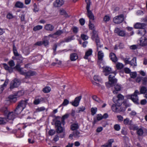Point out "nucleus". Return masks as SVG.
<instances>
[{
    "label": "nucleus",
    "instance_id": "37",
    "mask_svg": "<svg viewBox=\"0 0 147 147\" xmlns=\"http://www.w3.org/2000/svg\"><path fill=\"white\" fill-rule=\"evenodd\" d=\"M69 115V114H66L63 115L61 118V122L63 123V125L65 123V119L68 117Z\"/></svg>",
    "mask_w": 147,
    "mask_h": 147
},
{
    "label": "nucleus",
    "instance_id": "32",
    "mask_svg": "<svg viewBox=\"0 0 147 147\" xmlns=\"http://www.w3.org/2000/svg\"><path fill=\"white\" fill-rule=\"evenodd\" d=\"M92 98L94 100L98 103L101 104L103 102L96 95L93 96Z\"/></svg>",
    "mask_w": 147,
    "mask_h": 147
},
{
    "label": "nucleus",
    "instance_id": "53",
    "mask_svg": "<svg viewBox=\"0 0 147 147\" xmlns=\"http://www.w3.org/2000/svg\"><path fill=\"white\" fill-rule=\"evenodd\" d=\"M142 81L143 84L146 85L147 84V76L145 77H142Z\"/></svg>",
    "mask_w": 147,
    "mask_h": 147
},
{
    "label": "nucleus",
    "instance_id": "34",
    "mask_svg": "<svg viewBox=\"0 0 147 147\" xmlns=\"http://www.w3.org/2000/svg\"><path fill=\"white\" fill-rule=\"evenodd\" d=\"M116 67L117 69H120L124 67V65L121 63L117 62L116 63Z\"/></svg>",
    "mask_w": 147,
    "mask_h": 147
},
{
    "label": "nucleus",
    "instance_id": "24",
    "mask_svg": "<svg viewBox=\"0 0 147 147\" xmlns=\"http://www.w3.org/2000/svg\"><path fill=\"white\" fill-rule=\"evenodd\" d=\"M43 100L44 99L42 97L36 98L34 101V103L35 105H37L42 102Z\"/></svg>",
    "mask_w": 147,
    "mask_h": 147
},
{
    "label": "nucleus",
    "instance_id": "8",
    "mask_svg": "<svg viewBox=\"0 0 147 147\" xmlns=\"http://www.w3.org/2000/svg\"><path fill=\"white\" fill-rule=\"evenodd\" d=\"M144 23H136L134 25V27L136 29H143L145 27L147 24V21L145 19H144Z\"/></svg>",
    "mask_w": 147,
    "mask_h": 147
},
{
    "label": "nucleus",
    "instance_id": "50",
    "mask_svg": "<svg viewBox=\"0 0 147 147\" xmlns=\"http://www.w3.org/2000/svg\"><path fill=\"white\" fill-rule=\"evenodd\" d=\"M127 30L129 32H131L130 33V35H132L134 34V32L133 31V28L132 27H127L126 28Z\"/></svg>",
    "mask_w": 147,
    "mask_h": 147
},
{
    "label": "nucleus",
    "instance_id": "22",
    "mask_svg": "<svg viewBox=\"0 0 147 147\" xmlns=\"http://www.w3.org/2000/svg\"><path fill=\"white\" fill-rule=\"evenodd\" d=\"M79 127L78 123H75L72 124L71 126V129L72 130H76L78 129Z\"/></svg>",
    "mask_w": 147,
    "mask_h": 147
},
{
    "label": "nucleus",
    "instance_id": "4",
    "mask_svg": "<svg viewBox=\"0 0 147 147\" xmlns=\"http://www.w3.org/2000/svg\"><path fill=\"white\" fill-rule=\"evenodd\" d=\"M115 73H112V74L109 75V83L107 82L106 83V85L108 88L111 86L113 84L117 82V80L115 78Z\"/></svg>",
    "mask_w": 147,
    "mask_h": 147
},
{
    "label": "nucleus",
    "instance_id": "25",
    "mask_svg": "<svg viewBox=\"0 0 147 147\" xmlns=\"http://www.w3.org/2000/svg\"><path fill=\"white\" fill-rule=\"evenodd\" d=\"M15 95V94L14 93L13 94L10 95L9 96L8 98L11 102H14L17 101V97Z\"/></svg>",
    "mask_w": 147,
    "mask_h": 147
},
{
    "label": "nucleus",
    "instance_id": "28",
    "mask_svg": "<svg viewBox=\"0 0 147 147\" xmlns=\"http://www.w3.org/2000/svg\"><path fill=\"white\" fill-rule=\"evenodd\" d=\"M8 81V80H6L4 83L0 86V94L3 91L4 89V87L6 86L7 85Z\"/></svg>",
    "mask_w": 147,
    "mask_h": 147
},
{
    "label": "nucleus",
    "instance_id": "38",
    "mask_svg": "<svg viewBox=\"0 0 147 147\" xmlns=\"http://www.w3.org/2000/svg\"><path fill=\"white\" fill-rule=\"evenodd\" d=\"M147 91L146 88L145 86H143L140 89V92L141 94H145Z\"/></svg>",
    "mask_w": 147,
    "mask_h": 147
},
{
    "label": "nucleus",
    "instance_id": "52",
    "mask_svg": "<svg viewBox=\"0 0 147 147\" xmlns=\"http://www.w3.org/2000/svg\"><path fill=\"white\" fill-rule=\"evenodd\" d=\"M51 89L49 87H47L43 89V91L45 93H48L50 92Z\"/></svg>",
    "mask_w": 147,
    "mask_h": 147
},
{
    "label": "nucleus",
    "instance_id": "51",
    "mask_svg": "<svg viewBox=\"0 0 147 147\" xmlns=\"http://www.w3.org/2000/svg\"><path fill=\"white\" fill-rule=\"evenodd\" d=\"M50 37H51L52 38H55L57 37V36H55V33H54L53 34H50L48 36H45V38L46 39H49V38Z\"/></svg>",
    "mask_w": 147,
    "mask_h": 147
},
{
    "label": "nucleus",
    "instance_id": "54",
    "mask_svg": "<svg viewBox=\"0 0 147 147\" xmlns=\"http://www.w3.org/2000/svg\"><path fill=\"white\" fill-rule=\"evenodd\" d=\"M81 38L84 40H87L88 38V37L86 35L84 34H82L81 35Z\"/></svg>",
    "mask_w": 147,
    "mask_h": 147
},
{
    "label": "nucleus",
    "instance_id": "21",
    "mask_svg": "<svg viewBox=\"0 0 147 147\" xmlns=\"http://www.w3.org/2000/svg\"><path fill=\"white\" fill-rule=\"evenodd\" d=\"M92 50L91 49H89L85 53L84 58L85 59H88V57L92 55Z\"/></svg>",
    "mask_w": 147,
    "mask_h": 147
},
{
    "label": "nucleus",
    "instance_id": "15",
    "mask_svg": "<svg viewBox=\"0 0 147 147\" xmlns=\"http://www.w3.org/2000/svg\"><path fill=\"white\" fill-rule=\"evenodd\" d=\"M27 101L28 100H22L18 103L17 106L24 110L26 107Z\"/></svg>",
    "mask_w": 147,
    "mask_h": 147
},
{
    "label": "nucleus",
    "instance_id": "7",
    "mask_svg": "<svg viewBox=\"0 0 147 147\" xmlns=\"http://www.w3.org/2000/svg\"><path fill=\"white\" fill-rule=\"evenodd\" d=\"M20 81L17 79H15L12 80L11 82L10 88L12 89L18 87L20 84Z\"/></svg>",
    "mask_w": 147,
    "mask_h": 147
},
{
    "label": "nucleus",
    "instance_id": "29",
    "mask_svg": "<svg viewBox=\"0 0 147 147\" xmlns=\"http://www.w3.org/2000/svg\"><path fill=\"white\" fill-rule=\"evenodd\" d=\"M23 110V109L17 106L14 110L15 113L17 115L20 114Z\"/></svg>",
    "mask_w": 147,
    "mask_h": 147
},
{
    "label": "nucleus",
    "instance_id": "13",
    "mask_svg": "<svg viewBox=\"0 0 147 147\" xmlns=\"http://www.w3.org/2000/svg\"><path fill=\"white\" fill-rule=\"evenodd\" d=\"M139 44L143 47L147 46V38L144 36L141 38L139 40Z\"/></svg>",
    "mask_w": 147,
    "mask_h": 147
},
{
    "label": "nucleus",
    "instance_id": "18",
    "mask_svg": "<svg viewBox=\"0 0 147 147\" xmlns=\"http://www.w3.org/2000/svg\"><path fill=\"white\" fill-rule=\"evenodd\" d=\"M109 57L111 59L113 62L116 63L118 59L116 55L114 53H111L110 54Z\"/></svg>",
    "mask_w": 147,
    "mask_h": 147
},
{
    "label": "nucleus",
    "instance_id": "60",
    "mask_svg": "<svg viewBox=\"0 0 147 147\" xmlns=\"http://www.w3.org/2000/svg\"><path fill=\"white\" fill-rule=\"evenodd\" d=\"M42 42V45H44L45 47L47 46L49 44V42L48 40H44Z\"/></svg>",
    "mask_w": 147,
    "mask_h": 147
},
{
    "label": "nucleus",
    "instance_id": "1",
    "mask_svg": "<svg viewBox=\"0 0 147 147\" xmlns=\"http://www.w3.org/2000/svg\"><path fill=\"white\" fill-rule=\"evenodd\" d=\"M15 68L21 74L24 75L26 78H29L30 76H34L36 74V73L34 71L30 70L26 71L23 68H21L19 64L18 63L17 64Z\"/></svg>",
    "mask_w": 147,
    "mask_h": 147
},
{
    "label": "nucleus",
    "instance_id": "64",
    "mask_svg": "<svg viewBox=\"0 0 147 147\" xmlns=\"http://www.w3.org/2000/svg\"><path fill=\"white\" fill-rule=\"evenodd\" d=\"M56 126L57 127L60 126H61V123L60 121L57 120L55 122Z\"/></svg>",
    "mask_w": 147,
    "mask_h": 147
},
{
    "label": "nucleus",
    "instance_id": "10",
    "mask_svg": "<svg viewBox=\"0 0 147 147\" xmlns=\"http://www.w3.org/2000/svg\"><path fill=\"white\" fill-rule=\"evenodd\" d=\"M114 32L119 36L122 37L125 36L126 34L125 31L121 30L118 28H115L114 30Z\"/></svg>",
    "mask_w": 147,
    "mask_h": 147
},
{
    "label": "nucleus",
    "instance_id": "12",
    "mask_svg": "<svg viewBox=\"0 0 147 147\" xmlns=\"http://www.w3.org/2000/svg\"><path fill=\"white\" fill-rule=\"evenodd\" d=\"M87 15L90 19L89 24V28L91 30H92L94 28V25L91 23V22L94 21V16L92 12L90 15H89L88 13Z\"/></svg>",
    "mask_w": 147,
    "mask_h": 147
},
{
    "label": "nucleus",
    "instance_id": "20",
    "mask_svg": "<svg viewBox=\"0 0 147 147\" xmlns=\"http://www.w3.org/2000/svg\"><path fill=\"white\" fill-rule=\"evenodd\" d=\"M87 4L86 9L89 15H90L91 14L92 11L90 10V0H85Z\"/></svg>",
    "mask_w": 147,
    "mask_h": 147
},
{
    "label": "nucleus",
    "instance_id": "43",
    "mask_svg": "<svg viewBox=\"0 0 147 147\" xmlns=\"http://www.w3.org/2000/svg\"><path fill=\"white\" fill-rule=\"evenodd\" d=\"M42 28V26L41 25H38L34 26L33 28V30L34 31L41 30Z\"/></svg>",
    "mask_w": 147,
    "mask_h": 147
},
{
    "label": "nucleus",
    "instance_id": "47",
    "mask_svg": "<svg viewBox=\"0 0 147 147\" xmlns=\"http://www.w3.org/2000/svg\"><path fill=\"white\" fill-rule=\"evenodd\" d=\"M97 111V108L96 107H92L91 109V114L92 115H94Z\"/></svg>",
    "mask_w": 147,
    "mask_h": 147
},
{
    "label": "nucleus",
    "instance_id": "57",
    "mask_svg": "<svg viewBox=\"0 0 147 147\" xmlns=\"http://www.w3.org/2000/svg\"><path fill=\"white\" fill-rule=\"evenodd\" d=\"M114 128L115 130L118 131L120 129V127L119 124H115L114 125Z\"/></svg>",
    "mask_w": 147,
    "mask_h": 147
},
{
    "label": "nucleus",
    "instance_id": "63",
    "mask_svg": "<svg viewBox=\"0 0 147 147\" xmlns=\"http://www.w3.org/2000/svg\"><path fill=\"white\" fill-rule=\"evenodd\" d=\"M110 20V17L107 16H105L104 18V21L105 22H107Z\"/></svg>",
    "mask_w": 147,
    "mask_h": 147
},
{
    "label": "nucleus",
    "instance_id": "48",
    "mask_svg": "<svg viewBox=\"0 0 147 147\" xmlns=\"http://www.w3.org/2000/svg\"><path fill=\"white\" fill-rule=\"evenodd\" d=\"M111 109L113 111L115 112L118 111V108L116 105L113 104L111 106Z\"/></svg>",
    "mask_w": 147,
    "mask_h": 147
},
{
    "label": "nucleus",
    "instance_id": "3",
    "mask_svg": "<svg viewBox=\"0 0 147 147\" xmlns=\"http://www.w3.org/2000/svg\"><path fill=\"white\" fill-rule=\"evenodd\" d=\"M4 113L5 115H7L8 121L9 120H13L16 117V115L13 112H9L6 108H3L1 110Z\"/></svg>",
    "mask_w": 147,
    "mask_h": 147
},
{
    "label": "nucleus",
    "instance_id": "58",
    "mask_svg": "<svg viewBox=\"0 0 147 147\" xmlns=\"http://www.w3.org/2000/svg\"><path fill=\"white\" fill-rule=\"evenodd\" d=\"M49 134L50 136L54 135L55 133V131L54 129H51L49 131Z\"/></svg>",
    "mask_w": 147,
    "mask_h": 147
},
{
    "label": "nucleus",
    "instance_id": "2",
    "mask_svg": "<svg viewBox=\"0 0 147 147\" xmlns=\"http://www.w3.org/2000/svg\"><path fill=\"white\" fill-rule=\"evenodd\" d=\"M95 30L93 31V34L92 38L93 40H95L97 46V51L101 50V49L103 47V45L100 44L99 38Z\"/></svg>",
    "mask_w": 147,
    "mask_h": 147
},
{
    "label": "nucleus",
    "instance_id": "9",
    "mask_svg": "<svg viewBox=\"0 0 147 147\" xmlns=\"http://www.w3.org/2000/svg\"><path fill=\"white\" fill-rule=\"evenodd\" d=\"M123 20V16L121 15L114 18L113 19V22L116 24H119L122 22Z\"/></svg>",
    "mask_w": 147,
    "mask_h": 147
},
{
    "label": "nucleus",
    "instance_id": "5",
    "mask_svg": "<svg viewBox=\"0 0 147 147\" xmlns=\"http://www.w3.org/2000/svg\"><path fill=\"white\" fill-rule=\"evenodd\" d=\"M139 94H140V93L138 90H136L133 94L128 96L127 98L131 99L135 104H138L139 102L138 95Z\"/></svg>",
    "mask_w": 147,
    "mask_h": 147
},
{
    "label": "nucleus",
    "instance_id": "14",
    "mask_svg": "<svg viewBox=\"0 0 147 147\" xmlns=\"http://www.w3.org/2000/svg\"><path fill=\"white\" fill-rule=\"evenodd\" d=\"M64 3L63 0H56L53 3V5L55 7H61Z\"/></svg>",
    "mask_w": 147,
    "mask_h": 147
},
{
    "label": "nucleus",
    "instance_id": "23",
    "mask_svg": "<svg viewBox=\"0 0 147 147\" xmlns=\"http://www.w3.org/2000/svg\"><path fill=\"white\" fill-rule=\"evenodd\" d=\"M74 36H69L67 37H66L65 38H64L63 40L61 42V43L64 42H69L71 41L72 40H74Z\"/></svg>",
    "mask_w": 147,
    "mask_h": 147
},
{
    "label": "nucleus",
    "instance_id": "49",
    "mask_svg": "<svg viewBox=\"0 0 147 147\" xmlns=\"http://www.w3.org/2000/svg\"><path fill=\"white\" fill-rule=\"evenodd\" d=\"M63 32H64L63 30H57L55 33V36H59L61 35L63 33Z\"/></svg>",
    "mask_w": 147,
    "mask_h": 147
},
{
    "label": "nucleus",
    "instance_id": "39",
    "mask_svg": "<svg viewBox=\"0 0 147 147\" xmlns=\"http://www.w3.org/2000/svg\"><path fill=\"white\" fill-rule=\"evenodd\" d=\"M60 14L63 15L65 17H68V15L66 11L63 9H61L59 10Z\"/></svg>",
    "mask_w": 147,
    "mask_h": 147
},
{
    "label": "nucleus",
    "instance_id": "35",
    "mask_svg": "<svg viewBox=\"0 0 147 147\" xmlns=\"http://www.w3.org/2000/svg\"><path fill=\"white\" fill-rule=\"evenodd\" d=\"M137 133L139 136L142 135L144 133L143 128L141 127L137 129Z\"/></svg>",
    "mask_w": 147,
    "mask_h": 147
},
{
    "label": "nucleus",
    "instance_id": "55",
    "mask_svg": "<svg viewBox=\"0 0 147 147\" xmlns=\"http://www.w3.org/2000/svg\"><path fill=\"white\" fill-rule=\"evenodd\" d=\"M8 64L11 67H13L15 65V63H14V61H13L12 60H11L9 61Z\"/></svg>",
    "mask_w": 147,
    "mask_h": 147
},
{
    "label": "nucleus",
    "instance_id": "31",
    "mask_svg": "<svg viewBox=\"0 0 147 147\" xmlns=\"http://www.w3.org/2000/svg\"><path fill=\"white\" fill-rule=\"evenodd\" d=\"M8 121L7 118L0 117V125L5 124Z\"/></svg>",
    "mask_w": 147,
    "mask_h": 147
},
{
    "label": "nucleus",
    "instance_id": "33",
    "mask_svg": "<svg viewBox=\"0 0 147 147\" xmlns=\"http://www.w3.org/2000/svg\"><path fill=\"white\" fill-rule=\"evenodd\" d=\"M129 64L131 66H136L137 65L136 58H134L130 61Z\"/></svg>",
    "mask_w": 147,
    "mask_h": 147
},
{
    "label": "nucleus",
    "instance_id": "27",
    "mask_svg": "<svg viewBox=\"0 0 147 147\" xmlns=\"http://www.w3.org/2000/svg\"><path fill=\"white\" fill-rule=\"evenodd\" d=\"M97 51H98V59L99 60L102 61L104 56V53L102 51L100 50Z\"/></svg>",
    "mask_w": 147,
    "mask_h": 147
},
{
    "label": "nucleus",
    "instance_id": "59",
    "mask_svg": "<svg viewBox=\"0 0 147 147\" xmlns=\"http://www.w3.org/2000/svg\"><path fill=\"white\" fill-rule=\"evenodd\" d=\"M69 103V101L66 99H64L61 105L65 106L68 105Z\"/></svg>",
    "mask_w": 147,
    "mask_h": 147
},
{
    "label": "nucleus",
    "instance_id": "30",
    "mask_svg": "<svg viewBox=\"0 0 147 147\" xmlns=\"http://www.w3.org/2000/svg\"><path fill=\"white\" fill-rule=\"evenodd\" d=\"M15 6L16 7L22 8L24 7V4L23 3L18 1L16 3Z\"/></svg>",
    "mask_w": 147,
    "mask_h": 147
},
{
    "label": "nucleus",
    "instance_id": "61",
    "mask_svg": "<svg viewBox=\"0 0 147 147\" xmlns=\"http://www.w3.org/2000/svg\"><path fill=\"white\" fill-rule=\"evenodd\" d=\"M94 80L96 81L99 82L100 80V77L97 75H95L94 77Z\"/></svg>",
    "mask_w": 147,
    "mask_h": 147
},
{
    "label": "nucleus",
    "instance_id": "11",
    "mask_svg": "<svg viewBox=\"0 0 147 147\" xmlns=\"http://www.w3.org/2000/svg\"><path fill=\"white\" fill-rule=\"evenodd\" d=\"M82 96H79L76 97L74 101L70 102L71 105L74 107H78L79 104L80 100L82 98Z\"/></svg>",
    "mask_w": 147,
    "mask_h": 147
},
{
    "label": "nucleus",
    "instance_id": "16",
    "mask_svg": "<svg viewBox=\"0 0 147 147\" xmlns=\"http://www.w3.org/2000/svg\"><path fill=\"white\" fill-rule=\"evenodd\" d=\"M103 72L105 73V75L107 76L112 73L111 68L109 67L106 66L104 67Z\"/></svg>",
    "mask_w": 147,
    "mask_h": 147
},
{
    "label": "nucleus",
    "instance_id": "41",
    "mask_svg": "<svg viewBox=\"0 0 147 147\" xmlns=\"http://www.w3.org/2000/svg\"><path fill=\"white\" fill-rule=\"evenodd\" d=\"M13 51L15 56H18L19 55L14 44H13Z\"/></svg>",
    "mask_w": 147,
    "mask_h": 147
},
{
    "label": "nucleus",
    "instance_id": "26",
    "mask_svg": "<svg viewBox=\"0 0 147 147\" xmlns=\"http://www.w3.org/2000/svg\"><path fill=\"white\" fill-rule=\"evenodd\" d=\"M70 59L71 61H75L78 58V56L76 53H73L70 55Z\"/></svg>",
    "mask_w": 147,
    "mask_h": 147
},
{
    "label": "nucleus",
    "instance_id": "19",
    "mask_svg": "<svg viewBox=\"0 0 147 147\" xmlns=\"http://www.w3.org/2000/svg\"><path fill=\"white\" fill-rule=\"evenodd\" d=\"M114 88L115 90H113V93L115 94L117 93L118 92L120 91L121 88V85L118 84L115 85Z\"/></svg>",
    "mask_w": 147,
    "mask_h": 147
},
{
    "label": "nucleus",
    "instance_id": "56",
    "mask_svg": "<svg viewBox=\"0 0 147 147\" xmlns=\"http://www.w3.org/2000/svg\"><path fill=\"white\" fill-rule=\"evenodd\" d=\"M130 75L131 77L133 78H135L137 76L136 73L135 72H132L130 73Z\"/></svg>",
    "mask_w": 147,
    "mask_h": 147
},
{
    "label": "nucleus",
    "instance_id": "42",
    "mask_svg": "<svg viewBox=\"0 0 147 147\" xmlns=\"http://www.w3.org/2000/svg\"><path fill=\"white\" fill-rule=\"evenodd\" d=\"M46 110V111H47V109H46V108L44 107H42L36 109V112H40L42 111H43Z\"/></svg>",
    "mask_w": 147,
    "mask_h": 147
},
{
    "label": "nucleus",
    "instance_id": "44",
    "mask_svg": "<svg viewBox=\"0 0 147 147\" xmlns=\"http://www.w3.org/2000/svg\"><path fill=\"white\" fill-rule=\"evenodd\" d=\"M64 129L61 126L57 127L56 129V131L58 133H61L63 131Z\"/></svg>",
    "mask_w": 147,
    "mask_h": 147
},
{
    "label": "nucleus",
    "instance_id": "40",
    "mask_svg": "<svg viewBox=\"0 0 147 147\" xmlns=\"http://www.w3.org/2000/svg\"><path fill=\"white\" fill-rule=\"evenodd\" d=\"M24 91L23 90H21L19 91L18 92L15 93L16 96L17 98L23 95L24 94Z\"/></svg>",
    "mask_w": 147,
    "mask_h": 147
},
{
    "label": "nucleus",
    "instance_id": "62",
    "mask_svg": "<svg viewBox=\"0 0 147 147\" xmlns=\"http://www.w3.org/2000/svg\"><path fill=\"white\" fill-rule=\"evenodd\" d=\"M34 12H38L39 9L38 7H37L36 5L34 3Z\"/></svg>",
    "mask_w": 147,
    "mask_h": 147
},
{
    "label": "nucleus",
    "instance_id": "45",
    "mask_svg": "<svg viewBox=\"0 0 147 147\" xmlns=\"http://www.w3.org/2000/svg\"><path fill=\"white\" fill-rule=\"evenodd\" d=\"M3 65H4V67L5 70H8L9 72L12 71V69L11 67H9L7 64L4 63L3 64Z\"/></svg>",
    "mask_w": 147,
    "mask_h": 147
},
{
    "label": "nucleus",
    "instance_id": "46",
    "mask_svg": "<svg viewBox=\"0 0 147 147\" xmlns=\"http://www.w3.org/2000/svg\"><path fill=\"white\" fill-rule=\"evenodd\" d=\"M146 33V31L144 28L142 29L141 30H139L138 34L140 36L144 35Z\"/></svg>",
    "mask_w": 147,
    "mask_h": 147
},
{
    "label": "nucleus",
    "instance_id": "36",
    "mask_svg": "<svg viewBox=\"0 0 147 147\" xmlns=\"http://www.w3.org/2000/svg\"><path fill=\"white\" fill-rule=\"evenodd\" d=\"M73 135L75 138H78L80 136V133L78 131L76 130L73 132Z\"/></svg>",
    "mask_w": 147,
    "mask_h": 147
},
{
    "label": "nucleus",
    "instance_id": "17",
    "mask_svg": "<svg viewBox=\"0 0 147 147\" xmlns=\"http://www.w3.org/2000/svg\"><path fill=\"white\" fill-rule=\"evenodd\" d=\"M45 29L48 31H52L53 30L54 27V26L50 24H47L45 26Z\"/></svg>",
    "mask_w": 147,
    "mask_h": 147
},
{
    "label": "nucleus",
    "instance_id": "6",
    "mask_svg": "<svg viewBox=\"0 0 147 147\" xmlns=\"http://www.w3.org/2000/svg\"><path fill=\"white\" fill-rule=\"evenodd\" d=\"M124 99V96L121 94H119L117 96H115L113 98L114 102L117 106L121 105V103L119 102L120 100H122Z\"/></svg>",
    "mask_w": 147,
    "mask_h": 147
}]
</instances>
